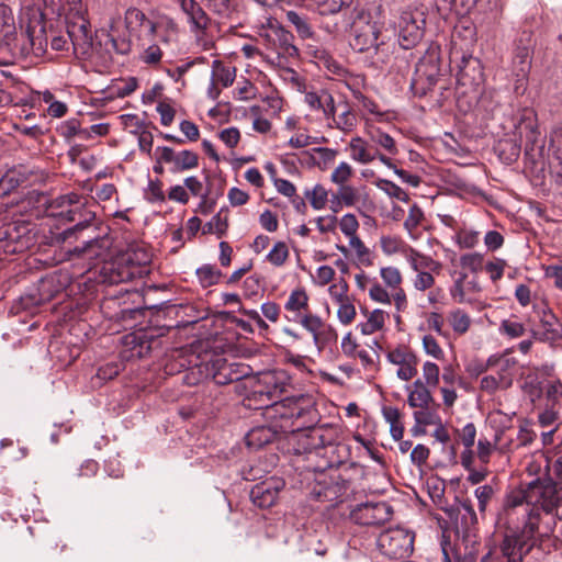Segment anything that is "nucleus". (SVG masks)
Masks as SVG:
<instances>
[{
  "mask_svg": "<svg viewBox=\"0 0 562 562\" xmlns=\"http://www.w3.org/2000/svg\"><path fill=\"white\" fill-rule=\"evenodd\" d=\"M313 424L308 423V426L305 427L306 430L294 436L293 450L295 454H306L307 460H311L312 457H319L321 460L316 464L308 465V469L313 471L338 467L342 463L340 453L346 451V447L338 442V427L330 424L319 426H313Z\"/></svg>",
  "mask_w": 562,
  "mask_h": 562,
  "instance_id": "nucleus-1",
  "label": "nucleus"
},
{
  "mask_svg": "<svg viewBox=\"0 0 562 562\" xmlns=\"http://www.w3.org/2000/svg\"><path fill=\"white\" fill-rule=\"evenodd\" d=\"M0 50H5L15 58H26L31 54L42 57L47 50L44 25L40 21L30 22L18 33L11 8L0 3Z\"/></svg>",
  "mask_w": 562,
  "mask_h": 562,
  "instance_id": "nucleus-2",
  "label": "nucleus"
},
{
  "mask_svg": "<svg viewBox=\"0 0 562 562\" xmlns=\"http://www.w3.org/2000/svg\"><path fill=\"white\" fill-rule=\"evenodd\" d=\"M381 0H357L352 11L351 46L359 53L373 50L375 54L385 44L381 34L383 23L379 21L382 15Z\"/></svg>",
  "mask_w": 562,
  "mask_h": 562,
  "instance_id": "nucleus-3",
  "label": "nucleus"
},
{
  "mask_svg": "<svg viewBox=\"0 0 562 562\" xmlns=\"http://www.w3.org/2000/svg\"><path fill=\"white\" fill-rule=\"evenodd\" d=\"M505 510V498L503 499L502 508L499 509L496 518V525L499 529L501 541L498 544L499 553L496 550H490L481 558L480 562H524L528 554L535 549L540 548L544 536L548 535L550 526L546 525L544 520H539L537 532L535 535V542L530 547L522 544V539L518 532L513 529L509 530L503 520V513Z\"/></svg>",
  "mask_w": 562,
  "mask_h": 562,
  "instance_id": "nucleus-4",
  "label": "nucleus"
},
{
  "mask_svg": "<svg viewBox=\"0 0 562 562\" xmlns=\"http://www.w3.org/2000/svg\"><path fill=\"white\" fill-rule=\"evenodd\" d=\"M263 414L280 432L297 431L307 427L308 423H314L317 417L316 409L303 396L282 400L279 397Z\"/></svg>",
  "mask_w": 562,
  "mask_h": 562,
  "instance_id": "nucleus-5",
  "label": "nucleus"
},
{
  "mask_svg": "<svg viewBox=\"0 0 562 562\" xmlns=\"http://www.w3.org/2000/svg\"><path fill=\"white\" fill-rule=\"evenodd\" d=\"M81 196L75 192L63 194L52 201L48 206L49 215L60 217L68 223H76L60 234L63 240H67L75 234L87 229L95 215L80 203Z\"/></svg>",
  "mask_w": 562,
  "mask_h": 562,
  "instance_id": "nucleus-6",
  "label": "nucleus"
},
{
  "mask_svg": "<svg viewBox=\"0 0 562 562\" xmlns=\"http://www.w3.org/2000/svg\"><path fill=\"white\" fill-rule=\"evenodd\" d=\"M290 384V376L283 370L260 372L255 380L252 389L246 401L247 406L254 409L271 407L274 400L279 398Z\"/></svg>",
  "mask_w": 562,
  "mask_h": 562,
  "instance_id": "nucleus-7",
  "label": "nucleus"
},
{
  "mask_svg": "<svg viewBox=\"0 0 562 562\" xmlns=\"http://www.w3.org/2000/svg\"><path fill=\"white\" fill-rule=\"evenodd\" d=\"M293 40V34L273 18H268L258 30V41L280 60L297 57L299 49Z\"/></svg>",
  "mask_w": 562,
  "mask_h": 562,
  "instance_id": "nucleus-8",
  "label": "nucleus"
},
{
  "mask_svg": "<svg viewBox=\"0 0 562 562\" xmlns=\"http://www.w3.org/2000/svg\"><path fill=\"white\" fill-rule=\"evenodd\" d=\"M36 226L26 221H14L0 227V250L5 254H20L36 243Z\"/></svg>",
  "mask_w": 562,
  "mask_h": 562,
  "instance_id": "nucleus-9",
  "label": "nucleus"
},
{
  "mask_svg": "<svg viewBox=\"0 0 562 562\" xmlns=\"http://www.w3.org/2000/svg\"><path fill=\"white\" fill-rule=\"evenodd\" d=\"M426 25L425 13L418 9L402 11L396 27L398 43L404 49L416 46L424 36Z\"/></svg>",
  "mask_w": 562,
  "mask_h": 562,
  "instance_id": "nucleus-10",
  "label": "nucleus"
},
{
  "mask_svg": "<svg viewBox=\"0 0 562 562\" xmlns=\"http://www.w3.org/2000/svg\"><path fill=\"white\" fill-rule=\"evenodd\" d=\"M382 553L391 559H403L413 552L414 535L403 528L389 529L378 539Z\"/></svg>",
  "mask_w": 562,
  "mask_h": 562,
  "instance_id": "nucleus-11",
  "label": "nucleus"
},
{
  "mask_svg": "<svg viewBox=\"0 0 562 562\" xmlns=\"http://www.w3.org/2000/svg\"><path fill=\"white\" fill-rule=\"evenodd\" d=\"M392 514V507L385 502H367L350 512V519L362 526H379L389 521Z\"/></svg>",
  "mask_w": 562,
  "mask_h": 562,
  "instance_id": "nucleus-12",
  "label": "nucleus"
},
{
  "mask_svg": "<svg viewBox=\"0 0 562 562\" xmlns=\"http://www.w3.org/2000/svg\"><path fill=\"white\" fill-rule=\"evenodd\" d=\"M85 13L80 12L65 22L67 24V35L75 52L82 56H89L93 49V40Z\"/></svg>",
  "mask_w": 562,
  "mask_h": 562,
  "instance_id": "nucleus-13",
  "label": "nucleus"
},
{
  "mask_svg": "<svg viewBox=\"0 0 562 562\" xmlns=\"http://www.w3.org/2000/svg\"><path fill=\"white\" fill-rule=\"evenodd\" d=\"M390 363L397 366L396 376L402 381H409L417 374L418 358L406 346H397L386 353Z\"/></svg>",
  "mask_w": 562,
  "mask_h": 562,
  "instance_id": "nucleus-14",
  "label": "nucleus"
},
{
  "mask_svg": "<svg viewBox=\"0 0 562 562\" xmlns=\"http://www.w3.org/2000/svg\"><path fill=\"white\" fill-rule=\"evenodd\" d=\"M156 150L159 153L158 161L170 164L172 172L194 169L199 165V156L192 150L175 151L167 146L158 147Z\"/></svg>",
  "mask_w": 562,
  "mask_h": 562,
  "instance_id": "nucleus-15",
  "label": "nucleus"
},
{
  "mask_svg": "<svg viewBox=\"0 0 562 562\" xmlns=\"http://www.w3.org/2000/svg\"><path fill=\"white\" fill-rule=\"evenodd\" d=\"M284 487V481L280 477H270L256 484L250 491L252 503L260 508H269L278 499L279 493Z\"/></svg>",
  "mask_w": 562,
  "mask_h": 562,
  "instance_id": "nucleus-16",
  "label": "nucleus"
},
{
  "mask_svg": "<svg viewBox=\"0 0 562 562\" xmlns=\"http://www.w3.org/2000/svg\"><path fill=\"white\" fill-rule=\"evenodd\" d=\"M516 364L517 361L514 358H509L506 355H493L486 360L481 372L486 370L495 371L494 376L501 382V386L509 389L514 381Z\"/></svg>",
  "mask_w": 562,
  "mask_h": 562,
  "instance_id": "nucleus-17",
  "label": "nucleus"
},
{
  "mask_svg": "<svg viewBox=\"0 0 562 562\" xmlns=\"http://www.w3.org/2000/svg\"><path fill=\"white\" fill-rule=\"evenodd\" d=\"M233 363H228L224 358H216L215 360L205 363L206 376H212L216 384H228L234 381L240 380L247 373L245 371L235 370Z\"/></svg>",
  "mask_w": 562,
  "mask_h": 562,
  "instance_id": "nucleus-18",
  "label": "nucleus"
},
{
  "mask_svg": "<svg viewBox=\"0 0 562 562\" xmlns=\"http://www.w3.org/2000/svg\"><path fill=\"white\" fill-rule=\"evenodd\" d=\"M128 258L124 259V257L120 254L113 261L106 263L102 268L104 281L110 284H117L139 278L137 276V271L133 270L128 265Z\"/></svg>",
  "mask_w": 562,
  "mask_h": 562,
  "instance_id": "nucleus-19",
  "label": "nucleus"
},
{
  "mask_svg": "<svg viewBox=\"0 0 562 562\" xmlns=\"http://www.w3.org/2000/svg\"><path fill=\"white\" fill-rule=\"evenodd\" d=\"M136 19L145 22L149 29V32L157 37L161 43L169 44L177 38L178 25L177 23L168 18L161 16L157 21L153 22L145 18V14L140 11L135 10Z\"/></svg>",
  "mask_w": 562,
  "mask_h": 562,
  "instance_id": "nucleus-20",
  "label": "nucleus"
},
{
  "mask_svg": "<svg viewBox=\"0 0 562 562\" xmlns=\"http://www.w3.org/2000/svg\"><path fill=\"white\" fill-rule=\"evenodd\" d=\"M438 81V68L435 65H419L411 83L416 97H425Z\"/></svg>",
  "mask_w": 562,
  "mask_h": 562,
  "instance_id": "nucleus-21",
  "label": "nucleus"
},
{
  "mask_svg": "<svg viewBox=\"0 0 562 562\" xmlns=\"http://www.w3.org/2000/svg\"><path fill=\"white\" fill-rule=\"evenodd\" d=\"M539 321L542 331L531 330L535 339L540 341H555L562 338V324L549 308H542L539 312Z\"/></svg>",
  "mask_w": 562,
  "mask_h": 562,
  "instance_id": "nucleus-22",
  "label": "nucleus"
},
{
  "mask_svg": "<svg viewBox=\"0 0 562 562\" xmlns=\"http://www.w3.org/2000/svg\"><path fill=\"white\" fill-rule=\"evenodd\" d=\"M405 391L407 392V404L411 408H430L436 405L430 386L426 385L422 379L406 385Z\"/></svg>",
  "mask_w": 562,
  "mask_h": 562,
  "instance_id": "nucleus-23",
  "label": "nucleus"
},
{
  "mask_svg": "<svg viewBox=\"0 0 562 562\" xmlns=\"http://www.w3.org/2000/svg\"><path fill=\"white\" fill-rule=\"evenodd\" d=\"M44 15L64 18L65 21L72 19L80 12H86L81 0H43Z\"/></svg>",
  "mask_w": 562,
  "mask_h": 562,
  "instance_id": "nucleus-24",
  "label": "nucleus"
},
{
  "mask_svg": "<svg viewBox=\"0 0 562 562\" xmlns=\"http://www.w3.org/2000/svg\"><path fill=\"white\" fill-rule=\"evenodd\" d=\"M67 285V278L61 273H52L42 278L37 285L38 299L36 304H42L53 300Z\"/></svg>",
  "mask_w": 562,
  "mask_h": 562,
  "instance_id": "nucleus-25",
  "label": "nucleus"
},
{
  "mask_svg": "<svg viewBox=\"0 0 562 562\" xmlns=\"http://www.w3.org/2000/svg\"><path fill=\"white\" fill-rule=\"evenodd\" d=\"M109 249V241L105 238L92 237L83 241L82 246H77L69 250L70 255L83 258L93 263L95 260L103 259Z\"/></svg>",
  "mask_w": 562,
  "mask_h": 562,
  "instance_id": "nucleus-26",
  "label": "nucleus"
},
{
  "mask_svg": "<svg viewBox=\"0 0 562 562\" xmlns=\"http://www.w3.org/2000/svg\"><path fill=\"white\" fill-rule=\"evenodd\" d=\"M181 11L187 15L191 31H205L210 19L195 0H177Z\"/></svg>",
  "mask_w": 562,
  "mask_h": 562,
  "instance_id": "nucleus-27",
  "label": "nucleus"
},
{
  "mask_svg": "<svg viewBox=\"0 0 562 562\" xmlns=\"http://www.w3.org/2000/svg\"><path fill=\"white\" fill-rule=\"evenodd\" d=\"M350 158L361 165H368L376 159L378 149L360 136L352 137L347 146Z\"/></svg>",
  "mask_w": 562,
  "mask_h": 562,
  "instance_id": "nucleus-28",
  "label": "nucleus"
},
{
  "mask_svg": "<svg viewBox=\"0 0 562 562\" xmlns=\"http://www.w3.org/2000/svg\"><path fill=\"white\" fill-rule=\"evenodd\" d=\"M280 430L273 426H258L249 430L245 437L246 443L250 448L259 449L265 445L272 442Z\"/></svg>",
  "mask_w": 562,
  "mask_h": 562,
  "instance_id": "nucleus-29",
  "label": "nucleus"
},
{
  "mask_svg": "<svg viewBox=\"0 0 562 562\" xmlns=\"http://www.w3.org/2000/svg\"><path fill=\"white\" fill-rule=\"evenodd\" d=\"M121 255L124 259H130L128 265L137 271L139 278L148 273L147 265L150 262L151 256L144 247L131 246Z\"/></svg>",
  "mask_w": 562,
  "mask_h": 562,
  "instance_id": "nucleus-30",
  "label": "nucleus"
},
{
  "mask_svg": "<svg viewBox=\"0 0 562 562\" xmlns=\"http://www.w3.org/2000/svg\"><path fill=\"white\" fill-rule=\"evenodd\" d=\"M284 308L292 314L289 318L292 322L297 321L300 316L306 314L308 312V295L306 291L303 288L294 289L290 293Z\"/></svg>",
  "mask_w": 562,
  "mask_h": 562,
  "instance_id": "nucleus-31",
  "label": "nucleus"
},
{
  "mask_svg": "<svg viewBox=\"0 0 562 562\" xmlns=\"http://www.w3.org/2000/svg\"><path fill=\"white\" fill-rule=\"evenodd\" d=\"M338 108L340 112L328 123V126L337 128L345 134L351 133L358 125L357 114L348 103H339Z\"/></svg>",
  "mask_w": 562,
  "mask_h": 562,
  "instance_id": "nucleus-32",
  "label": "nucleus"
},
{
  "mask_svg": "<svg viewBox=\"0 0 562 562\" xmlns=\"http://www.w3.org/2000/svg\"><path fill=\"white\" fill-rule=\"evenodd\" d=\"M483 79V72L477 59L467 61L458 74V82L470 88L479 87Z\"/></svg>",
  "mask_w": 562,
  "mask_h": 562,
  "instance_id": "nucleus-33",
  "label": "nucleus"
},
{
  "mask_svg": "<svg viewBox=\"0 0 562 562\" xmlns=\"http://www.w3.org/2000/svg\"><path fill=\"white\" fill-rule=\"evenodd\" d=\"M467 273H459L458 278L453 281V284L451 285L449 293L452 300L459 304L468 303L476 307V310L481 311L484 308V304L482 302H479L476 300H471L465 296L467 286H465V280H467Z\"/></svg>",
  "mask_w": 562,
  "mask_h": 562,
  "instance_id": "nucleus-34",
  "label": "nucleus"
},
{
  "mask_svg": "<svg viewBox=\"0 0 562 562\" xmlns=\"http://www.w3.org/2000/svg\"><path fill=\"white\" fill-rule=\"evenodd\" d=\"M366 315L367 321L358 325V328L363 335H372L379 330H382L386 319L389 318V314L380 308L373 310L371 313Z\"/></svg>",
  "mask_w": 562,
  "mask_h": 562,
  "instance_id": "nucleus-35",
  "label": "nucleus"
},
{
  "mask_svg": "<svg viewBox=\"0 0 562 562\" xmlns=\"http://www.w3.org/2000/svg\"><path fill=\"white\" fill-rule=\"evenodd\" d=\"M235 77L236 69L234 67L226 66L218 59L213 60L211 74L213 81H216L223 88H227L233 85Z\"/></svg>",
  "mask_w": 562,
  "mask_h": 562,
  "instance_id": "nucleus-36",
  "label": "nucleus"
},
{
  "mask_svg": "<svg viewBox=\"0 0 562 562\" xmlns=\"http://www.w3.org/2000/svg\"><path fill=\"white\" fill-rule=\"evenodd\" d=\"M294 322L301 324L304 329L313 335L315 345L319 346L322 344V330L325 324L319 316L307 312Z\"/></svg>",
  "mask_w": 562,
  "mask_h": 562,
  "instance_id": "nucleus-37",
  "label": "nucleus"
},
{
  "mask_svg": "<svg viewBox=\"0 0 562 562\" xmlns=\"http://www.w3.org/2000/svg\"><path fill=\"white\" fill-rule=\"evenodd\" d=\"M27 180L26 173L19 169H10L0 177V195H7Z\"/></svg>",
  "mask_w": 562,
  "mask_h": 562,
  "instance_id": "nucleus-38",
  "label": "nucleus"
},
{
  "mask_svg": "<svg viewBox=\"0 0 562 562\" xmlns=\"http://www.w3.org/2000/svg\"><path fill=\"white\" fill-rule=\"evenodd\" d=\"M447 319L454 334L459 336L468 333L472 324L470 315L461 308H454L450 311Z\"/></svg>",
  "mask_w": 562,
  "mask_h": 562,
  "instance_id": "nucleus-39",
  "label": "nucleus"
},
{
  "mask_svg": "<svg viewBox=\"0 0 562 562\" xmlns=\"http://www.w3.org/2000/svg\"><path fill=\"white\" fill-rule=\"evenodd\" d=\"M286 20L295 27L300 37L305 40L314 36L313 27L306 16L296 11L290 10L286 12Z\"/></svg>",
  "mask_w": 562,
  "mask_h": 562,
  "instance_id": "nucleus-40",
  "label": "nucleus"
},
{
  "mask_svg": "<svg viewBox=\"0 0 562 562\" xmlns=\"http://www.w3.org/2000/svg\"><path fill=\"white\" fill-rule=\"evenodd\" d=\"M520 144L516 139H503L499 140L496 147L501 159L510 164L520 155Z\"/></svg>",
  "mask_w": 562,
  "mask_h": 562,
  "instance_id": "nucleus-41",
  "label": "nucleus"
},
{
  "mask_svg": "<svg viewBox=\"0 0 562 562\" xmlns=\"http://www.w3.org/2000/svg\"><path fill=\"white\" fill-rule=\"evenodd\" d=\"M490 422L493 424V423H498V424H502L503 425V429H499V430H496L495 431V435H494V442L495 445H499V450L502 452H508L512 450V443H502V436L504 434V429L508 427V424L510 422V418L502 413L501 411H496V412H493L491 415H490Z\"/></svg>",
  "mask_w": 562,
  "mask_h": 562,
  "instance_id": "nucleus-42",
  "label": "nucleus"
},
{
  "mask_svg": "<svg viewBox=\"0 0 562 562\" xmlns=\"http://www.w3.org/2000/svg\"><path fill=\"white\" fill-rule=\"evenodd\" d=\"M407 260L414 271L417 273L423 271L422 269L437 270L440 268V263L432 260L430 257L423 256L418 251L411 249Z\"/></svg>",
  "mask_w": 562,
  "mask_h": 562,
  "instance_id": "nucleus-43",
  "label": "nucleus"
},
{
  "mask_svg": "<svg viewBox=\"0 0 562 562\" xmlns=\"http://www.w3.org/2000/svg\"><path fill=\"white\" fill-rule=\"evenodd\" d=\"M196 276L200 284L203 288H209L215 285L220 282L222 277L221 270L216 269L214 266L204 265L196 270Z\"/></svg>",
  "mask_w": 562,
  "mask_h": 562,
  "instance_id": "nucleus-44",
  "label": "nucleus"
},
{
  "mask_svg": "<svg viewBox=\"0 0 562 562\" xmlns=\"http://www.w3.org/2000/svg\"><path fill=\"white\" fill-rule=\"evenodd\" d=\"M355 0H315L318 11L323 15L336 14L349 8Z\"/></svg>",
  "mask_w": 562,
  "mask_h": 562,
  "instance_id": "nucleus-45",
  "label": "nucleus"
},
{
  "mask_svg": "<svg viewBox=\"0 0 562 562\" xmlns=\"http://www.w3.org/2000/svg\"><path fill=\"white\" fill-rule=\"evenodd\" d=\"M498 330L502 335L510 339H516L525 335L526 327L517 319L506 318L501 322Z\"/></svg>",
  "mask_w": 562,
  "mask_h": 562,
  "instance_id": "nucleus-46",
  "label": "nucleus"
},
{
  "mask_svg": "<svg viewBox=\"0 0 562 562\" xmlns=\"http://www.w3.org/2000/svg\"><path fill=\"white\" fill-rule=\"evenodd\" d=\"M337 200L338 204L345 206H353L358 200L359 194L356 188L349 184L338 186L336 194L333 195V201Z\"/></svg>",
  "mask_w": 562,
  "mask_h": 562,
  "instance_id": "nucleus-47",
  "label": "nucleus"
},
{
  "mask_svg": "<svg viewBox=\"0 0 562 562\" xmlns=\"http://www.w3.org/2000/svg\"><path fill=\"white\" fill-rule=\"evenodd\" d=\"M496 494V490L491 484L480 485L474 491V496L477 499V508L481 515H484L490 502Z\"/></svg>",
  "mask_w": 562,
  "mask_h": 562,
  "instance_id": "nucleus-48",
  "label": "nucleus"
},
{
  "mask_svg": "<svg viewBox=\"0 0 562 562\" xmlns=\"http://www.w3.org/2000/svg\"><path fill=\"white\" fill-rule=\"evenodd\" d=\"M424 220L425 215L423 210L416 203L413 204L409 207L406 220L404 221V227L413 238L416 237L415 232Z\"/></svg>",
  "mask_w": 562,
  "mask_h": 562,
  "instance_id": "nucleus-49",
  "label": "nucleus"
},
{
  "mask_svg": "<svg viewBox=\"0 0 562 562\" xmlns=\"http://www.w3.org/2000/svg\"><path fill=\"white\" fill-rule=\"evenodd\" d=\"M349 488V481L337 477L336 480H333L328 486L325 487L324 495L330 501L341 499L347 494Z\"/></svg>",
  "mask_w": 562,
  "mask_h": 562,
  "instance_id": "nucleus-50",
  "label": "nucleus"
},
{
  "mask_svg": "<svg viewBox=\"0 0 562 562\" xmlns=\"http://www.w3.org/2000/svg\"><path fill=\"white\" fill-rule=\"evenodd\" d=\"M312 150L316 157L315 164L322 170H325L331 166L338 155L337 149L328 147H315Z\"/></svg>",
  "mask_w": 562,
  "mask_h": 562,
  "instance_id": "nucleus-51",
  "label": "nucleus"
},
{
  "mask_svg": "<svg viewBox=\"0 0 562 562\" xmlns=\"http://www.w3.org/2000/svg\"><path fill=\"white\" fill-rule=\"evenodd\" d=\"M104 35V47L109 55L112 53L125 55L130 52L131 45L130 42L125 38H114L111 34L105 33Z\"/></svg>",
  "mask_w": 562,
  "mask_h": 562,
  "instance_id": "nucleus-52",
  "label": "nucleus"
},
{
  "mask_svg": "<svg viewBox=\"0 0 562 562\" xmlns=\"http://www.w3.org/2000/svg\"><path fill=\"white\" fill-rule=\"evenodd\" d=\"M376 186L380 190L385 192L390 198L396 199L402 202H407L409 196L408 194L396 183L386 180V179H380L376 182Z\"/></svg>",
  "mask_w": 562,
  "mask_h": 562,
  "instance_id": "nucleus-53",
  "label": "nucleus"
},
{
  "mask_svg": "<svg viewBox=\"0 0 562 562\" xmlns=\"http://www.w3.org/2000/svg\"><path fill=\"white\" fill-rule=\"evenodd\" d=\"M305 194L314 210H323L326 206L328 191L322 184H316L312 191H306Z\"/></svg>",
  "mask_w": 562,
  "mask_h": 562,
  "instance_id": "nucleus-54",
  "label": "nucleus"
},
{
  "mask_svg": "<svg viewBox=\"0 0 562 562\" xmlns=\"http://www.w3.org/2000/svg\"><path fill=\"white\" fill-rule=\"evenodd\" d=\"M288 257L289 248L286 244L284 241H278L267 255V260L276 267H281L284 265Z\"/></svg>",
  "mask_w": 562,
  "mask_h": 562,
  "instance_id": "nucleus-55",
  "label": "nucleus"
},
{
  "mask_svg": "<svg viewBox=\"0 0 562 562\" xmlns=\"http://www.w3.org/2000/svg\"><path fill=\"white\" fill-rule=\"evenodd\" d=\"M413 418L416 423V426H428V425H437L439 424L440 416L437 414L435 409L430 408H419V411H415L413 413Z\"/></svg>",
  "mask_w": 562,
  "mask_h": 562,
  "instance_id": "nucleus-56",
  "label": "nucleus"
},
{
  "mask_svg": "<svg viewBox=\"0 0 562 562\" xmlns=\"http://www.w3.org/2000/svg\"><path fill=\"white\" fill-rule=\"evenodd\" d=\"M518 128H520V130L524 128L525 132H526V147H525V149H526V154H528L529 150H532L535 145L538 143L540 132H539L537 125H535L531 122H526L525 120L520 121Z\"/></svg>",
  "mask_w": 562,
  "mask_h": 562,
  "instance_id": "nucleus-57",
  "label": "nucleus"
},
{
  "mask_svg": "<svg viewBox=\"0 0 562 562\" xmlns=\"http://www.w3.org/2000/svg\"><path fill=\"white\" fill-rule=\"evenodd\" d=\"M352 175V167L348 162L341 161L331 172L330 180L337 186H342L347 184Z\"/></svg>",
  "mask_w": 562,
  "mask_h": 562,
  "instance_id": "nucleus-58",
  "label": "nucleus"
},
{
  "mask_svg": "<svg viewBox=\"0 0 562 562\" xmlns=\"http://www.w3.org/2000/svg\"><path fill=\"white\" fill-rule=\"evenodd\" d=\"M439 379V367L435 362L426 361L423 364V382L430 387H435L438 385Z\"/></svg>",
  "mask_w": 562,
  "mask_h": 562,
  "instance_id": "nucleus-59",
  "label": "nucleus"
},
{
  "mask_svg": "<svg viewBox=\"0 0 562 562\" xmlns=\"http://www.w3.org/2000/svg\"><path fill=\"white\" fill-rule=\"evenodd\" d=\"M380 276L389 288L393 290L401 288L402 274L397 268L384 267L380 270Z\"/></svg>",
  "mask_w": 562,
  "mask_h": 562,
  "instance_id": "nucleus-60",
  "label": "nucleus"
},
{
  "mask_svg": "<svg viewBox=\"0 0 562 562\" xmlns=\"http://www.w3.org/2000/svg\"><path fill=\"white\" fill-rule=\"evenodd\" d=\"M371 140L390 154H396L397 151L393 137L380 130H376L371 134Z\"/></svg>",
  "mask_w": 562,
  "mask_h": 562,
  "instance_id": "nucleus-61",
  "label": "nucleus"
},
{
  "mask_svg": "<svg viewBox=\"0 0 562 562\" xmlns=\"http://www.w3.org/2000/svg\"><path fill=\"white\" fill-rule=\"evenodd\" d=\"M356 314H357L356 307H355L351 299L338 303L337 316L341 324H344V325L350 324L355 319Z\"/></svg>",
  "mask_w": 562,
  "mask_h": 562,
  "instance_id": "nucleus-62",
  "label": "nucleus"
},
{
  "mask_svg": "<svg viewBox=\"0 0 562 562\" xmlns=\"http://www.w3.org/2000/svg\"><path fill=\"white\" fill-rule=\"evenodd\" d=\"M423 348L425 352L437 360H441L445 357V352L439 346L437 339L431 335H425L423 337Z\"/></svg>",
  "mask_w": 562,
  "mask_h": 562,
  "instance_id": "nucleus-63",
  "label": "nucleus"
},
{
  "mask_svg": "<svg viewBox=\"0 0 562 562\" xmlns=\"http://www.w3.org/2000/svg\"><path fill=\"white\" fill-rule=\"evenodd\" d=\"M339 227L341 233L349 238L357 235L359 222L353 214L348 213L340 218Z\"/></svg>",
  "mask_w": 562,
  "mask_h": 562,
  "instance_id": "nucleus-64",
  "label": "nucleus"
}]
</instances>
